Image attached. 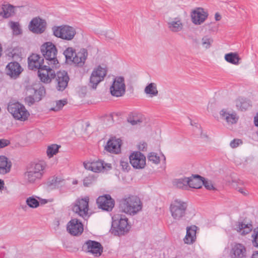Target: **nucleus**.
<instances>
[{
    "mask_svg": "<svg viewBox=\"0 0 258 258\" xmlns=\"http://www.w3.org/2000/svg\"><path fill=\"white\" fill-rule=\"evenodd\" d=\"M40 49L48 65L52 68H59V63L56 57L57 50L54 44L51 42H46L41 45Z\"/></svg>",
    "mask_w": 258,
    "mask_h": 258,
    "instance_id": "nucleus-1",
    "label": "nucleus"
},
{
    "mask_svg": "<svg viewBox=\"0 0 258 258\" xmlns=\"http://www.w3.org/2000/svg\"><path fill=\"white\" fill-rule=\"evenodd\" d=\"M120 206L124 213L134 215L142 210V203L139 197L132 196L122 199Z\"/></svg>",
    "mask_w": 258,
    "mask_h": 258,
    "instance_id": "nucleus-2",
    "label": "nucleus"
},
{
    "mask_svg": "<svg viewBox=\"0 0 258 258\" xmlns=\"http://www.w3.org/2000/svg\"><path fill=\"white\" fill-rule=\"evenodd\" d=\"M131 227L127 218L124 216H120L119 219L113 218L110 232L115 236H120L127 233Z\"/></svg>",
    "mask_w": 258,
    "mask_h": 258,
    "instance_id": "nucleus-3",
    "label": "nucleus"
},
{
    "mask_svg": "<svg viewBox=\"0 0 258 258\" xmlns=\"http://www.w3.org/2000/svg\"><path fill=\"white\" fill-rule=\"evenodd\" d=\"M8 110L15 119L21 121L27 120L30 115L25 107L18 102H10L8 106Z\"/></svg>",
    "mask_w": 258,
    "mask_h": 258,
    "instance_id": "nucleus-4",
    "label": "nucleus"
},
{
    "mask_svg": "<svg viewBox=\"0 0 258 258\" xmlns=\"http://www.w3.org/2000/svg\"><path fill=\"white\" fill-rule=\"evenodd\" d=\"M52 30L55 37L68 41L72 40L76 34L75 29L69 25L55 26Z\"/></svg>",
    "mask_w": 258,
    "mask_h": 258,
    "instance_id": "nucleus-5",
    "label": "nucleus"
},
{
    "mask_svg": "<svg viewBox=\"0 0 258 258\" xmlns=\"http://www.w3.org/2000/svg\"><path fill=\"white\" fill-rule=\"evenodd\" d=\"M186 209V203L177 200L174 201L170 206L171 216L176 221L181 220L185 217Z\"/></svg>",
    "mask_w": 258,
    "mask_h": 258,
    "instance_id": "nucleus-6",
    "label": "nucleus"
},
{
    "mask_svg": "<svg viewBox=\"0 0 258 258\" xmlns=\"http://www.w3.org/2000/svg\"><path fill=\"white\" fill-rule=\"evenodd\" d=\"M107 70L102 68L101 66L94 69L90 77L89 86L93 89H95L98 84L102 81L107 74Z\"/></svg>",
    "mask_w": 258,
    "mask_h": 258,
    "instance_id": "nucleus-7",
    "label": "nucleus"
},
{
    "mask_svg": "<svg viewBox=\"0 0 258 258\" xmlns=\"http://www.w3.org/2000/svg\"><path fill=\"white\" fill-rule=\"evenodd\" d=\"M111 94L117 97L123 96L125 92L124 79L123 77H116L110 88Z\"/></svg>",
    "mask_w": 258,
    "mask_h": 258,
    "instance_id": "nucleus-8",
    "label": "nucleus"
},
{
    "mask_svg": "<svg viewBox=\"0 0 258 258\" xmlns=\"http://www.w3.org/2000/svg\"><path fill=\"white\" fill-rule=\"evenodd\" d=\"M49 65L44 64L38 70V76L41 82L50 83L55 78V72Z\"/></svg>",
    "mask_w": 258,
    "mask_h": 258,
    "instance_id": "nucleus-9",
    "label": "nucleus"
},
{
    "mask_svg": "<svg viewBox=\"0 0 258 258\" xmlns=\"http://www.w3.org/2000/svg\"><path fill=\"white\" fill-rule=\"evenodd\" d=\"M82 249L86 252L90 253L96 256L101 255L103 252V247L98 241L88 240L85 242Z\"/></svg>",
    "mask_w": 258,
    "mask_h": 258,
    "instance_id": "nucleus-10",
    "label": "nucleus"
},
{
    "mask_svg": "<svg viewBox=\"0 0 258 258\" xmlns=\"http://www.w3.org/2000/svg\"><path fill=\"white\" fill-rule=\"evenodd\" d=\"M84 165L86 169L91 170L94 172L107 171L112 168L111 164L105 163L101 160L94 161L87 163H84Z\"/></svg>",
    "mask_w": 258,
    "mask_h": 258,
    "instance_id": "nucleus-11",
    "label": "nucleus"
},
{
    "mask_svg": "<svg viewBox=\"0 0 258 258\" xmlns=\"http://www.w3.org/2000/svg\"><path fill=\"white\" fill-rule=\"evenodd\" d=\"M47 26L46 22L40 17H36L30 21L29 30L34 33L40 34L44 32Z\"/></svg>",
    "mask_w": 258,
    "mask_h": 258,
    "instance_id": "nucleus-12",
    "label": "nucleus"
},
{
    "mask_svg": "<svg viewBox=\"0 0 258 258\" xmlns=\"http://www.w3.org/2000/svg\"><path fill=\"white\" fill-rule=\"evenodd\" d=\"M96 203L99 208L108 212L112 211L115 204L114 200L108 194L99 196L96 200Z\"/></svg>",
    "mask_w": 258,
    "mask_h": 258,
    "instance_id": "nucleus-13",
    "label": "nucleus"
},
{
    "mask_svg": "<svg viewBox=\"0 0 258 258\" xmlns=\"http://www.w3.org/2000/svg\"><path fill=\"white\" fill-rule=\"evenodd\" d=\"M89 198L86 197L76 201V204L73 207V212L77 213L80 216L84 218L87 216L89 209Z\"/></svg>",
    "mask_w": 258,
    "mask_h": 258,
    "instance_id": "nucleus-14",
    "label": "nucleus"
},
{
    "mask_svg": "<svg viewBox=\"0 0 258 258\" xmlns=\"http://www.w3.org/2000/svg\"><path fill=\"white\" fill-rule=\"evenodd\" d=\"M56 88L58 91H63L68 86L70 78L68 73L65 71H59L55 73Z\"/></svg>",
    "mask_w": 258,
    "mask_h": 258,
    "instance_id": "nucleus-15",
    "label": "nucleus"
},
{
    "mask_svg": "<svg viewBox=\"0 0 258 258\" xmlns=\"http://www.w3.org/2000/svg\"><path fill=\"white\" fill-rule=\"evenodd\" d=\"M130 162L136 169H143L146 165V157L140 152L132 153L129 157Z\"/></svg>",
    "mask_w": 258,
    "mask_h": 258,
    "instance_id": "nucleus-16",
    "label": "nucleus"
},
{
    "mask_svg": "<svg viewBox=\"0 0 258 258\" xmlns=\"http://www.w3.org/2000/svg\"><path fill=\"white\" fill-rule=\"evenodd\" d=\"M67 229L71 235L73 236H79L83 233L84 227L81 221L75 218L72 219L68 222Z\"/></svg>",
    "mask_w": 258,
    "mask_h": 258,
    "instance_id": "nucleus-17",
    "label": "nucleus"
},
{
    "mask_svg": "<svg viewBox=\"0 0 258 258\" xmlns=\"http://www.w3.org/2000/svg\"><path fill=\"white\" fill-rule=\"evenodd\" d=\"M231 258H246L247 256L246 248L242 243H235L231 248Z\"/></svg>",
    "mask_w": 258,
    "mask_h": 258,
    "instance_id": "nucleus-18",
    "label": "nucleus"
},
{
    "mask_svg": "<svg viewBox=\"0 0 258 258\" xmlns=\"http://www.w3.org/2000/svg\"><path fill=\"white\" fill-rule=\"evenodd\" d=\"M28 68L31 70H36L44 65V58L37 54L33 53L28 58Z\"/></svg>",
    "mask_w": 258,
    "mask_h": 258,
    "instance_id": "nucleus-19",
    "label": "nucleus"
},
{
    "mask_svg": "<svg viewBox=\"0 0 258 258\" xmlns=\"http://www.w3.org/2000/svg\"><path fill=\"white\" fill-rule=\"evenodd\" d=\"M208 13L202 8H198L191 14L192 22L196 25L203 23L208 17Z\"/></svg>",
    "mask_w": 258,
    "mask_h": 258,
    "instance_id": "nucleus-20",
    "label": "nucleus"
},
{
    "mask_svg": "<svg viewBox=\"0 0 258 258\" xmlns=\"http://www.w3.org/2000/svg\"><path fill=\"white\" fill-rule=\"evenodd\" d=\"M121 142V141L119 139H110L107 142L105 149L109 152L117 154L120 151Z\"/></svg>",
    "mask_w": 258,
    "mask_h": 258,
    "instance_id": "nucleus-21",
    "label": "nucleus"
},
{
    "mask_svg": "<svg viewBox=\"0 0 258 258\" xmlns=\"http://www.w3.org/2000/svg\"><path fill=\"white\" fill-rule=\"evenodd\" d=\"M88 56L87 49L82 48L80 51L76 52L74 58H73V63L79 67H83Z\"/></svg>",
    "mask_w": 258,
    "mask_h": 258,
    "instance_id": "nucleus-22",
    "label": "nucleus"
},
{
    "mask_svg": "<svg viewBox=\"0 0 258 258\" xmlns=\"http://www.w3.org/2000/svg\"><path fill=\"white\" fill-rule=\"evenodd\" d=\"M7 74L12 77H17L22 72L20 64L17 61L11 62L7 66Z\"/></svg>",
    "mask_w": 258,
    "mask_h": 258,
    "instance_id": "nucleus-23",
    "label": "nucleus"
},
{
    "mask_svg": "<svg viewBox=\"0 0 258 258\" xmlns=\"http://www.w3.org/2000/svg\"><path fill=\"white\" fill-rule=\"evenodd\" d=\"M198 227L196 225H192L186 228V234L184 238L185 243L188 244H192L196 239V230Z\"/></svg>",
    "mask_w": 258,
    "mask_h": 258,
    "instance_id": "nucleus-24",
    "label": "nucleus"
},
{
    "mask_svg": "<svg viewBox=\"0 0 258 258\" xmlns=\"http://www.w3.org/2000/svg\"><path fill=\"white\" fill-rule=\"evenodd\" d=\"M188 186L193 188H201L202 187L203 179L204 177L196 174L192 175L190 177H187Z\"/></svg>",
    "mask_w": 258,
    "mask_h": 258,
    "instance_id": "nucleus-25",
    "label": "nucleus"
},
{
    "mask_svg": "<svg viewBox=\"0 0 258 258\" xmlns=\"http://www.w3.org/2000/svg\"><path fill=\"white\" fill-rule=\"evenodd\" d=\"M12 163L8 158L5 156H0V174L5 175L11 170Z\"/></svg>",
    "mask_w": 258,
    "mask_h": 258,
    "instance_id": "nucleus-26",
    "label": "nucleus"
},
{
    "mask_svg": "<svg viewBox=\"0 0 258 258\" xmlns=\"http://www.w3.org/2000/svg\"><path fill=\"white\" fill-rule=\"evenodd\" d=\"M236 106L237 109L241 111L247 110L252 106L250 100L244 97H239L236 100Z\"/></svg>",
    "mask_w": 258,
    "mask_h": 258,
    "instance_id": "nucleus-27",
    "label": "nucleus"
},
{
    "mask_svg": "<svg viewBox=\"0 0 258 258\" xmlns=\"http://www.w3.org/2000/svg\"><path fill=\"white\" fill-rule=\"evenodd\" d=\"M234 226V229L237 232H241V234L242 235H246L251 232L252 230L251 224H246L240 221L236 222Z\"/></svg>",
    "mask_w": 258,
    "mask_h": 258,
    "instance_id": "nucleus-28",
    "label": "nucleus"
},
{
    "mask_svg": "<svg viewBox=\"0 0 258 258\" xmlns=\"http://www.w3.org/2000/svg\"><path fill=\"white\" fill-rule=\"evenodd\" d=\"M14 7L10 4L3 5L0 7V16L8 18L15 14Z\"/></svg>",
    "mask_w": 258,
    "mask_h": 258,
    "instance_id": "nucleus-29",
    "label": "nucleus"
},
{
    "mask_svg": "<svg viewBox=\"0 0 258 258\" xmlns=\"http://www.w3.org/2000/svg\"><path fill=\"white\" fill-rule=\"evenodd\" d=\"M6 55L14 60H19L22 58V48L20 47H15L10 48L7 50Z\"/></svg>",
    "mask_w": 258,
    "mask_h": 258,
    "instance_id": "nucleus-30",
    "label": "nucleus"
},
{
    "mask_svg": "<svg viewBox=\"0 0 258 258\" xmlns=\"http://www.w3.org/2000/svg\"><path fill=\"white\" fill-rule=\"evenodd\" d=\"M169 29L173 32H178L183 29V24L178 18H175L173 20L167 23Z\"/></svg>",
    "mask_w": 258,
    "mask_h": 258,
    "instance_id": "nucleus-31",
    "label": "nucleus"
},
{
    "mask_svg": "<svg viewBox=\"0 0 258 258\" xmlns=\"http://www.w3.org/2000/svg\"><path fill=\"white\" fill-rule=\"evenodd\" d=\"M24 177L25 179L29 183H34L37 180L40 179L42 177V174L37 172L28 170L25 173Z\"/></svg>",
    "mask_w": 258,
    "mask_h": 258,
    "instance_id": "nucleus-32",
    "label": "nucleus"
},
{
    "mask_svg": "<svg viewBox=\"0 0 258 258\" xmlns=\"http://www.w3.org/2000/svg\"><path fill=\"white\" fill-rule=\"evenodd\" d=\"M220 115L223 119H224L228 123L231 124L235 123L237 121L238 118L235 113H230L225 109L221 111Z\"/></svg>",
    "mask_w": 258,
    "mask_h": 258,
    "instance_id": "nucleus-33",
    "label": "nucleus"
},
{
    "mask_svg": "<svg viewBox=\"0 0 258 258\" xmlns=\"http://www.w3.org/2000/svg\"><path fill=\"white\" fill-rule=\"evenodd\" d=\"M64 182V179L59 177H52L49 179L47 186L51 189L58 188L61 186Z\"/></svg>",
    "mask_w": 258,
    "mask_h": 258,
    "instance_id": "nucleus-34",
    "label": "nucleus"
},
{
    "mask_svg": "<svg viewBox=\"0 0 258 258\" xmlns=\"http://www.w3.org/2000/svg\"><path fill=\"white\" fill-rule=\"evenodd\" d=\"M187 179V177L174 179L172 181V184L177 188L187 189L188 188Z\"/></svg>",
    "mask_w": 258,
    "mask_h": 258,
    "instance_id": "nucleus-35",
    "label": "nucleus"
},
{
    "mask_svg": "<svg viewBox=\"0 0 258 258\" xmlns=\"http://www.w3.org/2000/svg\"><path fill=\"white\" fill-rule=\"evenodd\" d=\"M45 166V163L42 162H40L38 163H33L30 165V166L28 169L31 170L32 171H35V172H37V173L39 172V173H41L42 176Z\"/></svg>",
    "mask_w": 258,
    "mask_h": 258,
    "instance_id": "nucleus-36",
    "label": "nucleus"
},
{
    "mask_svg": "<svg viewBox=\"0 0 258 258\" xmlns=\"http://www.w3.org/2000/svg\"><path fill=\"white\" fill-rule=\"evenodd\" d=\"M225 59L227 62L236 65L239 64V61L240 60L238 55L237 53L233 52L226 54Z\"/></svg>",
    "mask_w": 258,
    "mask_h": 258,
    "instance_id": "nucleus-37",
    "label": "nucleus"
},
{
    "mask_svg": "<svg viewBox=\"0 0 258 258\" xmlns=\"http://www.w3.org/2000/svg\"><path fill=\"white\" fill-rule=\"evenodd\" d=\"M76 52L75 49L72 47H68L63 51V54L65 56L66 62L68 63H73V58Z\"/></svg>",
    "mask_w": 258,
    "mask_h": 258,
    "instance_id": "nucleus-38",
    "label": "nucleus"
},
{
    "mask_svg": "<svg viewBox=\"0 0 258 258\" xmlns=\"http://www.w3.org/2000/svg\"><path fill=\"white\" fill-rule=\"evenodd\" d=\"M145 92L147 94H150L152 97L157 96L158 91L157 89L156 84L154 83L149 84L145 88Z\"/></svg>",
    "mask_w": 258,
    "mask_h": 258,
    "instance_id": "nucleus-39",
    "label": "nucleus"
},
{
    "mask_svg": "<svg viewBox=\"0 0 258 258\" xmlns=\"http://www.w3.org/2000/svg\"><path fill=\"white\" fill-rule=\"evenodd\" d=\"M32 90L34 91V96L36 101H40L45 94V89L43 86H40L38 89L32 88Z\"/></svg>",
    "mask_w": 258,
    "mask_h": 258,
    "instance_id": "nucleus-40",
    "label": "nucleus"
},
{
    "mask_svg": "<svg viewBox=\"0 0 258 258\" xmlns=\"http://www.w3.org/2000/svg\"><path fill=\"white\" fill-rule=\"evenodd\" d=\"M60 148V146L56 144H52L48 146L46 151L47 156L49 158L52 157L58 152V150Z\"/></svg>",
    "mask_w": 258,
    "mask_h": 258,
    "instance_id": "nucleus-41",
    "label": "nucleus"
},
{
    "mask_svg": "<svg viewBox=\"0 0 258 258\" xmlns=\"http://www.w3.org/2000/svg\"><path fill=\"white\" fill-rule=\"evenodd\" d=\"M26 203L29 207L33 209L37 208L40 205L39 202L34 196L29 197L27 198Z\"/></svg>",
    "mask_w": 258,
    "mask_h": 258,
    "instance_id": "nucleus-42",
    "label": "nucleus"
},
{
    "mask_svg": "<svg viewBox=\"0 0 258 258\" xmlns=\"http://www.w3.org/2000/svg\"><path fill=\"white\" fill-rule=\"evenodd\" d=\"M143 120L144 119L142 117L135 115H130L127 118V121L132 125L140 124L143 122Z\"/></svg>",
    "mask_w": 258,
    "mask_h": 258,
    "instance_id": "nucleus-43",
    "label": "nucleus"
},
{
    "mask_svg": "<svg viewBox=\"0 0 258 258\" xmlns=\"http://www.w3.org/2000/svg\"><path fill=\"white\" fill-rule=\"evenodd\" d=\"M11 27L15 35H18L22 33V30L18 22H11Z\"/></svg>",
    "mask_w": 258,
    "mask_h": 258,
    "instance_id": "nucleus-44",
    "label": "nucleus"
},
{
    "mask_svg": "<svg viewBox=\"0 0 258 258\" xmlns=\"http://www.w3.org/2000/svg\"><path fill=\"white\" fill-rule=\"evenodd\" d=\"M149 161L152 162L153 163L157 164L160 162V157L157 154L154 152H151L148 156Z\"/></svg>",
    "mask_w": 258,
    "mask_h": 258,
    "instance_id": "nucleus-45",
    "label": "nucleus"
},
{
    "mask_svg": "<svg viewBox=\"0 0 258 258\" xmlns=\"http://www.w3.org/2000/svg\"><path fill=\"white\" fill-rule=\"evenodd\" d=\"M202 45L206 48H208L210 47L211 43L213 42V40L212 38L209 37L207 36H205L203 37L202 39Z\"/></svg>",
    "mask_w": 258,
    "mask_h": 258,
    "instance_id": "nucleus-46",
    "label": "nucleus"
},
{
    "mask_svg": "<svg viewBox=\"0 0 258 258\" xmlns=\"http://www.w3.org/2000/svg\"><path fill=\"white\" fill-rule=\"evenodd\" d=\"M67 103V100H60L56 102V106L54 108H51V110L54 111H58L61 109Z\"/></svg>",
    "mask_w": 258,
    "mask_h": 258,
    "instance_id": "nucleus-47",
    "label": "nucleus"
},
{
    "mask_svg": "<svg viewBox=\"0 0 258 258\" xmlns=\"http://www.w3.org/2000/svg\"><path fill=\"white\" fill-rule=\"evenodd\" d=\"M204 185L208 190H215V187L213 186L212 181L207 180L204 178L202 181V186Z\"/></svg>",
    "mask_w": 258,
    "mask_h": 258,
    "instance_id": "nucleus-48",
    "label": "nucleus"
},
{
    "mask_svg": "<svg viewBox=\"0 0 258 258\" xmlns=\"http://www.w3.org/2000/svg\"><path fill=\"white\" fill-rule=\"evenodd\" d=\"M120 165L121 167L122 170L124 171L127 172L131 168L127 160H124V159H121L120 161Z\"/></svg>",
    "mask_w": 258,
    "mask_h": 258,
    "instance_id": "nucleus-49",
    "label": "nucleus"
},
{
    "mask_svg": "<svg viewBox=\"0 0 258 258\" xmlns=\"http://www.w3.org/2000/svg\"><path fill=\"white\" fill-rule=\"evenodd\" d=\"M252 237H253V245L258 247V228L254 229Z\"/></svg>",
    "mask_w": 258,
    "mask_h": 258,
    "instance_id": "nucleus-50",
    "label": "nucleus"
},
{
    "mask_svg": "<svg viewBox=\"0 0 258 258\" xmlns=\"http://www.w3.org/2000/svg\"><path fill=\"white\" fill-rule=\"evenodd\" d=\"M26 103L29 105L31 106L33 105L36 101L35 97L33 96L30 95L27 96L25 99Z\"/></svg>",
    "mask_w": 258,
    "mask_h": 258,
    "instance_id": "nucleus-51",
    "label": "nucleus"
},
{
    "mask_svg": "<svg viewBox=\"0 0 258 258\" xmlns=\"http://www.w3.org/2000/svg\"><path fill=\"white\" fill-rule=\"evenodd\" d=\"M242 142L240 139H235L233 140L230 144V147L232 148L237 147L240 144H242Z\"/></svg>",
    "mask_w": 258,
    "mask_h": 258,
    "instance_id": "nucleus-52",
    "label": "nucleus"
},
{
    "mask_svg": "<svg viewBox=\"0 0 258 258\" xmlns=\"http://www.w3.org/2000/svg\"><path fill=\"white\" fill-rule=\"evenodd\" d=\"M10 144V141L7 139H0V149L8 146Z\"/></svg>",
    "mask_w": 258,
    "mask_h": 258,
    "instance_id": "nucleus-53",
    "label": "nucleus"
},
{
    "mask_svg": "<svg viewBox=\"0 0 258 258\" xmlns=\"http://www.w3.org/2000/svg\"><path fill=\"white\" fill-rule=\"evenodd\" d=\"M91 183L90 177H86L83 180V184L85 186H88Z\"/></svg>",
    "mask_w": 258,
    "mask_h": 258,
    "instance_id": "nucleus-54",
    "label": "nucleus"
},
{
    "mask_svg": "<svg viewBox=\"0 0 258 258\" xmlns=\"http://www.w3.org/2000/svg\"><path fill=\"white\" fill-rule=\"evenodd\" d=\"M215 19L217 21H219L221 19V16L218 13H216L215 15Z\"/></svg>",
    "mask_w": 258,
    "mask_h": 258,
    "instance_id": "nucleus-55",
    "label": "nucleus"
},
{
    "mask_svg": "<svg viewBox=\"0 0 258 258\" xmlns=\"http://www.w3.org/2000/svg\"><path fill=\"white\" fill-rule=\"evenodd\" d=\"M254 122L255 125L258 126V113H257L256 116L254 117Z\"/></svg>",
    "mask_w": 258,
    "mask_h": 258,
    "instance_id": "nucleus-56",
    "label": "nucleus"
},
{
    "mask_svg": "<svg viewBox=\"0 0 258 258\" xmlns=\"http://www.w3.org/2000/svg\"><path fill=\"white\" fill-rule=\"evenodd\" d=\"M147 147V144L146 143H143L141 146H139V149L142 151L144 149Z\"/></svg>",
    "mask_w": 258,
    "mask_h": 258,
    "instance_id": "nucleus-57",
    "label": "nucleus"
},
{
    "mask_svg": "<svg viewBox=\"0 0 258 258\" xmlns=\"http://www.w3.org/2000/svg\"><path fill=\"white\" fill-rule=\"evenodd\" d=\"M251 258H258V251H254L252 254Z\"/></svg>",
    "mask_w": 258,
    "mask_h": 258,
    "instance_id": "nucleus-58",
    "label": "nucleus"
},
{
    "mask_svg": "<svg viewBox=\"0 0 258 258\" xmlns=\"http://www.w3.org/2000/svg\"><path fill=\"white\" fill-rule=\"evenodd\" d=\"M5 185V183L3 180L0 179V189H2Z\"/></svg>",
    "mask_w": 258,
    "mask_h": 258,
    "instance_id": "nucleus-59",
    "label": "nucleus"
},
{
    "mask_svg": "<svg viewBox=\"0 0 258 258\" xmlns=\"http://www.w3.org/2000/svg\"><path fill=\"white\" fill-rule=\"evenodd\" d=\"M47 203V201L46 200H45V199L42 200V203H41L42 204H44Z\"/></svg>",
    "mask_w": 258,
    "mask_h": 258,
    "instance_id": "nucleus-60",
    "label": "nucleus"
},
{
    "mask_svg": "<svg viewBox=\"0 0 258 258\" xmlns=\"http://www.w3.org/2000/svg\"><path fill=\"white\" fill-rule=\"evenodd\" d=\"M238 191H239L240 192H241V193H242V194H244V195H245V194H245V193L243 191V189H242V188H240V189L238 190Z\"/></svg>",
    "mask_w": 258,
    "mask_h": 258,
    "instance_id": "nucleus-61",
    "label": "nucleus"
},
{
    "mask_svg": "<svg viewBox=\"0 0 258 258\" xmlns=\"http://www.w3.org/2000/svg\"><path fill=\"white\" fill-rule=\"evenodd\" d=\"M2 50H3V48H2V47L1 46V44H0V57L2 55L1 52H2Z\"/></svg>",
    "mask_w": 258,
    "mask_h": 258,
    "instance_id": "nucleus-62",
    "label": "nucleus"
},
{
    "mask_svg": "<svg viewBox=\"0 0 258 258\" xmlns=\"http://www.w3.org/2000/svg\"><path fill=\"white\" fill-rule=\"evenodd\" d=\"M164 156V160H165V157Z\"/></svg>",
    "mask_w": 258,
    "mask_h": 258,
    "instance_id": "nucleus-63",
    "label": "nucleus"
},
{
    "mask_svg": "<svg viewBox=\"0 0 258 258\" xmlns=\"http://www.w3.org/2000/svg\"><path fill=\"white\" fill-rule=\"evenodd\" d=\"M190 124H191V125H193V124H192V122H191H191H190Z\"/></svg>",
    "mask_w": 258,
    "mask_h": 258,
    "instance_id": "nucleus-64",
    "label": "nucleus"
}]
</instances>
